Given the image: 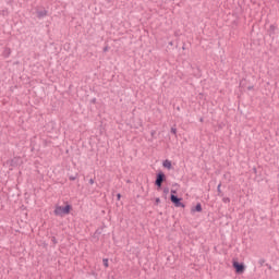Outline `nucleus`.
Returning <instances> with one entry per match:
<instances>
[{"mask_svg": "<svg viewBox=\"0 0 279 279\" xmlns=\"http://www.w3.org/2000/svg\"><path fill=\"white\" fill-rule=\"evenodd\" d=\"M170 201L177 208H184V204L182 203V198L175 196L174 194H171Z\"/></svg>", "mask_w": 279, "mask_h": 279, "instance_id": "obj_3", "label": "nucleus"}, {"mask_svg": "<svg viewBox=\"0 0 279 279\" xmlns=\"http://www.w3.org/2000/svg\"><path fill=\"white\" fill-rule=\"evenodd\" d=\"M89 184H95V179H90Z\"/></svg>", "mask_w": 279, "mask_h": 279, "instance_id": "obj_12", "label": "nucleus"}, {"mask_svg": "<svg viewBox=\"0 0 279 279\" xmlns=\"http://www.w3.org/2000/svg\"><path fill=\"white\" fill-rule=\"evenodd\" d=\"M192 210H195L196 213H202V204H196V206Z\"/></svg>", "mask_w": 279, "mask_h": 279, "instance_id": "obj_7", "label": "nucleus"}, {"mask_svg": "<svg viewBox=\"0 0 279 279\" xmlns=\"http://www.w3.org/2000/svg\"><path fill=\"white\" fill-rule=\"evenodd\" d=\"M222 202H223L225 204H230V198H229V197H223V198H222Z\"/></svg>", "mask_w": 279, "mask_h": 279, "instance_id": "obj_10", "label": "nucleus"}, {"mask_svg": "<svg viewBox=\"0 0 279 279\" xmlns=\"http://www.w3.org/2000/svg\"><path fill=\"white\" fill-rule=\"evenodd\" d=\"M171 134H178V129L171 128Z\"/></svg>", "mask_w": 279, "mask_h": 279, "instance_id": "obj_11", "label": "nucleus"}, {"mask_svg": "<svg viewBox=\"0 0 279 279\" xmlns=\"http://www.w3.org/2000/svg\"><path fill=\"white\" fill-rule=\"evenodd\" d=\"M156 204H160V198H156Z\"/></svg>", "mask_w": 279, "mask_h": 279, "instance_id": "obj_16", "label": "nucleus"}, {"mask_svg": "<svg viewBox=\"0 0 279 279\" xmlns=\"http://www.w3.org/2000/svg\"><path fill=\"white\" fill-rule=\"evenodd\" d=\"M163 193H169V187H165Z\"/></svg>", "mask_w": 279, "mask_h": 279, "instance_id": "obj_13", "label": "nucleus"}, {"mask_svg": "<svg viewBox=\"0 0 279 279\" xmlns=\"http://www.w3.org/2000/svg\"><path fill=\"white\" fill-rule=\"evenodd\" d=\"M104 51H108V47H105V48H104Z\"/></svg>", "mask_w": 279, "mask_h": 279, "instance_id": "obj_20", "label": "nucleus"}, {"mask_svg": "<svg viewBox=\"0 0 279 279\" xmlns=\"http://www.w3.org/2000/svg\"><path fill=\"white\" fill-rule=\"evenodd\" d=\"M102 264H104L105 267H109L108 258H104L102 259Z\"/></svg>", "mask_w": 279, "mask_h": 279, "instance_id": "obj_9", "label": "nucleus"}, {"mask_svg": "<svg viewBox=\"0 0 279 279\" xmlns=\"http://www.w3.org/2000/svg\"><path fill=\"white\" fill-rule=\"evenodd\" d=\"M52 243H57L56 238H52Z\"/></svg>", "mask_w": 279, "mask_h": 279, "instance_id": "obj_18", "label": "nucleus"}, {"mask_svg": "<svg viewBox=\"0 0 279 279\" xmlns=\"http://www.w3.org/2000/svg\"><path fill=\"white\" fill-rule=\"evenodd\" d=\"M233 268L235 269L236 274H243L245 271V265L239 262H233Z\"/></svg>", "mask_w": 279, "mask_h": 279, "instance_id": "obj_4", "label": "nucleus"}, {"mask_svg": "<svg viewBox=\"0 0 279 279\" xmlns=\"http://www.w3.org/2000/svg\"><path fill=\"white\" fill-rule=\"evenodd\" d=\"M37 16L39 17V19H45V16H47V10H45V9H41V10H37Z\"/></svg>", "mask_w": 279, "mask_h": 279, "instance_id": "obj_5", "label": "nucleus"}, {"mask_svg": "<svg viewBox=\"0 0 279 279\" xmlns=\"http://www.w3.org/2000/svg\"><path fill=\"white\" fill-rule=\"evenodd\" d=\"M7 53H8V56H10V49H7Z\"/></svg>", "mask_w": 279, "mask_h": 279, "instance_id": "obj_19", "label": "nucleus"}, {"mask_svg": "<svg viewBox=\"0 0 279 279\" xmlns=\"http://www.w3.org/2000/svg\"><path fill=\"white\" fill-rule=\"evenodd\" d=\"M218 195L222 196L223 193L221 192V183L218 184L217 186Z\"/></svg>", "mask_w": 279, "mask_h": 279, "instance_id": "obj_8", "label": "nucleus"}, {"mask_svg": "<svg viewBox=\"0 0 279 279\" xmlns=\"http://www.w3.org/2000/svg\"><path fill=\"white\" fill-rule=\"evenodd\" d=\"M75 177H70V180L73 182V181H75Z\"/></svg>", "mask_w": 279, "mask_h": 279, "instance_id": "obj_15", "label": "nucleus"}, {"mask_svg": "<svg viewBox=\"0 0 279 279\" xmlns=\"http://www.w3.org/2000/svg\"><path fill=\"white\" fill-rule=\"evenodd\" d=\"M171 193H175V191L172 190Z\"/></svg>", "mask_w": 279, "mask_h": 279, "instance_id": "obj_21", "label": "nucleus"}, {"mask_svg": "<svg viewBox=\"0 0 279 279\" xmlns=\"http://www.w3.org/2000/svg\"><path fill=\"white\" fill-rule=\"evenodd\" d=\"M69 213H71V205H66L64 207L58 206L54 209V215L58 217H63V215H69Z\"/></svg>", "mask_w": 279, "mask_h": 279, "instance_id": "obj_2", "label": "nucleus"}, {"mask_svg": "<svg viewBox=\"0 0 279 279\" xmlns=\"http://www.w3.org/2000/svg\"><path fill=\"white\" fill-rule=\"evenodd\" d=\"M162 182H167V175L165 172L160 171L156 174L155 186H157L158 190L162 189Z\"/></svg>", "mask_w": 279, "mask_h": 279, "instance_id": "obj_1", "label": "nucleus"}, {"mask_svg": "<svg viewBox=\"0 0 279 279\" xmlns=\"http://www.w3.org/2000/svg\"><path fill=\"white\" fill-rule=\"evenodd\" d=\"M150 135H151V136H156V131H151V132H150Z\"/></svg>", "mask_w": 279, "mask_h": 279, "instance_id": "obj_14", "label": "nucleus"}, {"mask_svg": "<svg viewBox=\"0 0 279 279\" xmlns=\"http://www.w3.org/2000/svg\"><path fill=\"white\" fill-rule=\"evenodd\" d=\"M118 199H121V194H117Z\"/></svg>", "mask_w": 279, "mask_h": 279, "instance_id": "obj_17", "label": "nucleus"}, {"mask_svg": "<svg viewBox=\"0 0 279 279\" xmlns=\"http://www.w3.org/2000/svg\"><path fill=\"white\" fill-rule=\"evenodd\" d=\"M163 167H165L166 169H171V161H170L169 159H166V160L163 161Z\"/></svg>", "mask_w": 279, "mask_h": 279, "instance_id": "obj_6", "label": "nucleus"}]
</instances>
